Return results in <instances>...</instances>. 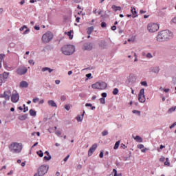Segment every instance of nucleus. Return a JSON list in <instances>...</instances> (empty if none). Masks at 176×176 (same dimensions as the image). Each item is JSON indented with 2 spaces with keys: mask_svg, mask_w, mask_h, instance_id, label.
I'll return each instance as SVG.
<instances>
[{
  "mask_svg": "<svg viewBox=\"0 0 176 176\" xmlns=\"http://www.w3.org/2000/svg\"><path fill=\"white\" fill-rule=\"evenodd\" d=\"M173 38V32L170 30H162L158 33L156 39L157 42H165Z\"/></svg>",
  "mask_w": 176,
  "mask_h": 176,
  "instance_id": "1",
  "label": "nucleus"
},
{
  "mask_svg": "<svg viewBox=\"0 0 176 176\" xmlns=\"http://www.w3.org/2000/svg\"><path fill=\"white\" fill-rule=\"evenodd\" d=\"M23 145L21 143L14 142L9 146V149L13 153H19L22 151Z\"/></svg>",
  "mask_w": 176,
  "mask_h": 176,
  "instance_id": "2",
  "label": "nucleus"
},
{
  "mask_svg": "<svg viewBox=\"0 0 176 176\" xmlns=\"http://www.w3.org/2000/svg\"><path fill=\"white\" fill-rule=\"evenodd\" d=\"M63 54L65 56L72 55L75 52V47L74 45H65L62 48Z\"/></svg>",
  "mask_w": 176,
  "mask_h": 176,
  "instance_id": "3",
  "label": "nucleus"
},
{
  "mask_svg": "<svg viewBox=\"0 0 176 176\" xmlns=\"http://www.w3.org/2000/svg\"><path fill=\"white\" fill-rule=\"evenodd\" d=\"M160 25L156 23H149L147 25V30L149 33L153 34L159 31Z\"/></svg>",
  "mask_w": 176,
  "mask_h": 176,
  "instance_id": "4",
  "label": "nucleus"
},
{
  "mask_svg": "<svg viewBox=\"0 0 176 176\" xmlns=\"http://www.w3.org/2000/svg\"><path fill=\"white\" fill-rule=\"evenodd\" d=\"M54 38V34L51 32H47L45 33L41 38L43 43L48 44Z\"/></svg>",
  "mask_w": 176,
  "mask_h": 176,
  "instance_id": "5",
  "label": "nucleus"
},
{
  "mask_svg": "<svg viewBox=\"0 0 176 176\" xmlns=\"http://www.w3.org/2000/svg\"><path fill=\"white\" fill-rule=\"evenodd\" d=\"M92 89L98 90H104L107 88V83L105 82H96L92 84Z\"/></svg>",
  "mask_w": 176,
  "mask_h": 176,
  "instance_id": "6",
  "label": "nucleus"
},
{
  "mask_svg": "<svg viewBox=\"0 0 176 176\" xmlns=\"http://www.w3.org/2000/svg\"><path fill=\"white\" fill-rule=\"evenodd\" d=\"M49 167L47 166H41L38 170V176H43L48 171Z\"/></svg>",
  "mask_w": 176,
  "mask_h": 176,
  "instance_id": "7",
  "label": "nucleus"
},
{
  "mask_svg": "<svg viewBox=\"0 0 176 176\" xmlns=\"http://www.w3.org/2000/svg\"><path fill=\"white\" fill-rule=\"evenodd\" d=\"M145 89H141L139 94H138V100L140 102L144 103L146 102V98H145Z\"/></svg>",
  "mask_w": 176,
  "mask_h": 176,
  "instance_id": "8",
  "label": "nucleus"
},
{
  "mask_svg": "<svg viewBox=\"0 0 176 176\" xmlns=\"http://www.w3.org/2000/svg\"><path fill=\"white\" fill-rule=\"evenodd\" d=\"M19 100V94L16 91H14L11 96V101L13 103H16Z\"/></svg>",
  "mask_w": 176,
  "mask_h": 176,
  "instance_id": "9",
  "label": "nucleus"
},
{
  "mask_svg": "<svg viewBox=\"0 0 176 176\" xmlns=\"http://www.w3.org/2000/svg\"><path fill=\"white\" fill-rule=\"evenodd\" d=\"M8 77L9 72H4L3 74H0V83L5 82Z\"/></svg>",
  "mask_w": 176,
  "mask_h": 176,
  "instance_id": "10",
  "label": "nucleus"
},
{
  "mask_svg": "<svg viewBox=\"0 0 176 176\" xmlns=\"http://www.w3.org/2000/svg\"><path fill=\"white\" fill-rule=\"evenodd\" d=\"M28 72V69L24 67H21L17 69L16 74L20 76L25 75Z\"/></svg>",
  "mask_w": 176,
  "mask_h": 176,
  "instance_id": "11",
  "label": "nucleus"
},
{
  "mask_svg": "<svg viewBox=\"0 0 176 176\" xmlns=\"http://www.w3.org/2000/svg\"><path fill=\"white\" fill-rule=\"evenodd\" d=\"M149 71L151 73L158 74L160 72V67L159 66L151 67Z\"/></svg>",
  "mask_w": 176,
  "mask_h": 176,
  "instance_id": "12",
  "label": "nucleus"
},
{
  "mask_svg": "<svg viewBox=\"0 0 176 176\" xmlns=\"http://www.w3.org/2000/svg\"><path fill=\"white\" fill-rule=\"evenodd\" d=\"M10 96H11V91L10 90H7L4 91L3 98L6 100H9Z\"/></svg>",
  "mask_w": 176,
  "mask_h": 176,
  "instance_id": "13",
  "label": "nucleus"
},
{
  "mask_svg": "<svg viewBox=\"0 0 176 176\" xmlns=\"http://www.w3.org/2000/svg\"><path fill=\"white\" fill-rule=\"evenodd\" d=\"M131 13L133 14V18L135 19V17H138V12H137V10L135 9V8H133L131 7Z\"/></svg>",
  "mask_w": 176,
  "mask_h": 176,
  "instance_id": "14",
  "label": "nucleus"
},
{
  "mask_svg": "<svg viewBox=\"0 0 176 176\" xmlns=\"http://www.w3.org/2000/svg\"><path fill=\"white\" fill-rule=\"evenodd\" d=\"M65 34H67L69 36V39L72 40L74 38V30H70L68 32H65Z\"/></svg>",
  "mask_w": 176,
  "mask_h": 176,
  "instance_id": "15",
  "label": "nucleus"
},
{
  "mask_svg": "<svg viewBox=\"0 0 176 176\" xmlns=\"http://www.w3.org/2000/svg\"><path fill=\"white\" fill-rule=\"evenodd\" d=\"M48 104L52 107H57L56 103L53 100H48Z\"/></svg>",
  "mask_w": 176,
  "mask_h": 176,
  "instance_id": "16",
  "label": "nucleus"
},
{
  "mask_svg": "<svg viewBox=\"0 0 176 176\" xmlns=\"http://www.w3.org/2000/svg\"><path fill=\"white\" fill-rule=\"evenodd\" d=\"M92 48H93V45L91 43L85 44V45H84V49L85 50L90 51L92 50Z\"/></svg>",
  "mask_w": 176,
  "mask_h": 176,
  "instance_id": "17",
  "label": "nucleus"
},
{
  "mask_svg": "<svg viewBox=\"0 0 176 176\" xmlns=\"http://www.w3.org/2000/svg\"><path fill=\"white\" fill-rule=\"evenodd\" d=\"M20 87L21 88H27L28 87V83L27 81L23 80L20 83Z\"/></svg>",
  "mask_w": 176,
  "mask_h": 176,
  "instance_id": "18",
  "label": "nucleus"
},
{
  "mask_svg": "<svg viewBox=\"0 0 176 176\" xmlns=\"http://www.w3.org/2000/svg\"><path fill=\"white\" fill-rule=\"evenodd\" d=\"M111 8L115 11H120L122 10V8L120 6H116V5L112 6Z\"/></svg>",
  "mask_w": 176,
  "mask_h": 176,
  "instance_id": "19",
  "label": "nucleus"
},
{
  "mask_svg": "<svg viewBox=\"0 0 176 176\" xmlns=\"http://www.w3.org/2000/svg\"><path fill=\"white\" fill-rule=\"evenodd\" d=\"M46 71H48L49 73H52V72L54 71V69H51V68H50V67H47L42 68V72H46Z\"/></svg>",
  "mask_w": 176,
  "mask_h": 176,
  "instance_id": "20",
  "label": "nucleus"
},
{
  "mask_svg": "<svg viewBox=\"0 0 176 176\" xmlns=\"http://www.w3.org/2000/svg\"><path fill=\"white\" fill-rule=\"evenodd\" d=\"M96 150L94 148H93L92 147H91L89 148V151H88V156H91L93 155V153H94Z\"/></svg>",
  "mask_w": 176,
  "mask_h": 176,
  "instance_id": "21",
  "label": "nucleus"
},
{
  "mask_svg": "<svg viewBox=\"0 0 176 176\" xmlns=\"http://www.w3.org/2000/svg\"><path fill=\"white\" fill-rule=\"evenodd\" d=\"M94 30V27L88 28V30L87 31V34H88V35H91V33L93 32Z\"/></svg>",
  "mask_w": 176,
  "mask_h": 176,
  "instance_id": "22",
  "label": "nucleus"
},
{
  "mask_svg": "<svg viewBox=\"0 0 176 176\" xmlns=\"http://www.w3.org/2000/svg\"><path fill=\"white\" fill-rule=\"evenodd\" d=\"M27 118H28L27 114H23V116H19V119L20 120H25L27 119Z\"/></svg>",
  "mask_w": 176,
  "mask_h": 176,
  "instance_id": "23",
  "label": "nucleus"
},
{
  "mask_svg": "<svg viewBox=\"0 0 176 176\" xmlns=\"http://www.w3.org/2000/svg\"><path fill=\"white\" fill-rule=\"evenodd\" d=\"M120 144V141L116 142L113 146V149L117 150L119 148Z\"/></svg>",
  "mask_w": 176,
  "mask_h": 176,
  "instance_id": "24",
  "label": "nucleus"
},
{
  "mask_svg": "<svg viewBox=\"0 0 176 176\" xmlns=\"http://www.w3.org/2000/svg\"><path fill=\"white\" fill-rule=\"evenodd\" d=\"M5 55L3 54H0V69L2 67V60L4 58Z\"/></svg>",
  "mask_w": 176,
  "mask_h": 176,
  "instance_id": "25",
  "label": "nucleus"
},
{
  "mask_svg": "<svg viewBox=\"0 0 176 176\" xmlns=\"http://www.w3.org/2000/svg\"><path fill=\"white\" fill-rule=\"evenodd\" d=\"M135 140L137 141V142H143V140L141 137L137 135L135 138Z\"/></svg>",
  "mask_w": 176,
  "mask_h": 176,
  "instance_id": "26",
  "label": "nucleus"
},
{
  "mask_svg": "<svg viewBox=\"0 0 176 176\" xmlns=\"http://www.w3.org/2000/svg\"><path fill=\"white\" fill-rule=\"evenodd\" d=\"M119 93V90L118 88H114L113 90V95L116 96Z\"/></svg>",
  "mask_w": 176,
  "mask_h": 176,
  "instance_id": "27",
  "label": "nucleus"
},
{
  "mask_svg": "<svg viewBox=\"0 0 176 176\" xmlns=\"http://www.w3.org/2000/svg\"><path fill=\"white\" fill-rule=\"evenodd\" d=\"M30 114L31 116H36V113L34 111V110L31 109L30 110Z\"/></svg>",
  "mask_w": 176,
  "mask_h": 176,
  "instance_id": "28",
  "label": "nucleus"
},
{
  "mask_svg": "<svg viewBox=\"0 0 176 176\" xmlns=\"http://www.w3.org/2000/svg\"><path fill=\"white\" fill-rule=\"evenodd\" d=\"M146 58H148V59H151V58H153V56L151 53H148L146 55Z\"/></svg>",
  "mask_w": 176,
  "mask_h": 176,
  "instance_id": "29",
  "label": "nucleus"
},
{
  "mask_svg": "<svg viewBox=\"0 0 176 176\" xmlns=\"http://www.w3.org/2000/svg\"><path fill=\"white\" fill-rule=\"evenodd\" d=\"M175 109H176V106H174L173 107H170V109L168 110V112L169 113L174 112L175 111Z\"/></svg>",
  "mask_w": 176,
  "mask_h": 176,
  "instance_id": "30",
  "label": "nucleus"
},
{
  "mask_svg": "<svg viewBox=\"0 0 176 176\" xmlns=\"http://www.w3.org/2000/svg\"><path fill=\"white\" fill-rule=\"evenodd\" d=\"M132 54H133L134 57H135V60H134V62H137L138 61V56H137V54L134 52H131Z\"/></svg>",
  "mask_w": 176,
  "mask_h": 176,
  "instance_id": "31",
  "label": "nucleus"
},
{
  "mask_svg": "<svg viewBox=\"0 0 176 176\" xmlns=\"http://www.w3.org/2000/svg\"><path fill=\"white\" fill-rule=\"evenodd\" d=\"M132 113H136V114H138V116H140V115H141L140 111H139L138 110H133V111H132Z\"/></svg>",
  "mask_w": 176,
  "mask_h": 176,
  "instance_id": "32",
  "label": "nucleus"
},
{
  "mask_svg": "<svg viewBox=\"0 0 176 176\" xmlns=\"http://www.w3.org/2000/svg\"><path fill=\"white\" fill-rule=\"evenodd\" d=\"M140 84L142 85V86H144V87H147L148 86V83L146 81H142L140 82Z\"/></svg>",
  "mask_w": 176,
  "mask_h": 176,
  "instance_id": "33",
  "label": "nucleus"
},
{
  "mask_svg": "<svg viewBox=\"0 0 176 176\" xmlns=\"http://www.w3.org/2000/svg\"><path fill=\"white\" fill-rule=\"evenodd\" d=\"M82 117H80V116H77V122H82Z\"/></svg>",
  "mask_w": 176,
  "mask_h": 176,
  "instance_id": "34",
  "label": "nucleus"
},
{
  "mask_svg": "<svg viewBox=\"0 0 176 176\" xmlns=\"http://www.w3.org/2000/svg\"><path fill=\"white\" fill-rule=\"evenodd\" d=\"M37 154L41 157H42L43 156V153L42 152V151H37Z\"/></svg>",
  "mask_w": 176,
  "mask_h": 176,
  "instance_id": "35",
  "label": "nucleus"
},
{
  "mask_svg": "<svg viewBox=\"0 0 176 176\" xmlns=\"http://www.w3.org/2000/svg\"><path fill=\"white\" fill-rule=\"evenodd\" d=\"M164 165L170 166V162H168V158H166V162H164Z\"/></svg>",
  "mask_w": 176,
  "mask_h": 176,
  "instance_id": "36",
  "label": "nucleus"
},
{
  "mask_svg": "<svg viewBox=\"0 0 176 176\" xmlns=\"http://www.w3.org/2000/svg\"><path fill=\"white\" fill-rule=\"evenodd\" d=\"M52 159V157H51V155H49V156H45L44 157V160H47V161H49V160H50Z\"/></svg>",
  "mask_w": 176,
  "mask_h": 176,
  "instance_id": "37",
  "label": "nucleus"
},
{
  "mask_svg": "<svg viewBox=\"0 0 176 176\" xmlns=\"http://www.w3.org/2000/svg\"><path fill=\"white\" fill-rule=\"evenodd\" d=\"M100 102L101 104H104L105 103V99L104 98H100Z\"/></svg>",
  "mask_w": 176,
  "mask_h": 176,
  "instance_id": "38",
  "label": "nucleus"
},
{
  "mask_svg": "<svg viewBox=\"0 0 176 176\" xmlns=\"http://www.w3.org/2000/svg\"><path fill=\"white\" fill-rule=\"evenodd\" d=\"M109 134L108 131H104L102 132V136H105V135H107Z\"/></svg>",
  "mask_w": 176,
  "mask_h": 176,
  "instance_id": "39",
  "label": "nucleus"
},
{
  "mask_svg": "<svg viewBox=\"0 0 176 176\" xmlns=\"http://www.w3.org/2000/svg\"><path fill=\"white\" fill-rule=\"evenodd\" d=\"M101 96L102 97V98H107V94L106 93V92H102V94H101Z\"/></svg>",
  "mask_w": 176,
  "mask_h": 176,
  "instance_id": "40",
  "label": "nucleus"
},
{
  "mask_svg": "<svg viewBox=\"0 0 176 176\" xmlns=\"http://www.w3.org/2000/svg\"><path fill=\"white\" fill-rule=\"evenodd\" d=\"M113 176H118V171L116 169L113 170Z\"/></svg>",
  "mask_w": 176,
  "mask_h": 176,
  "instance_id": "41",
  "label": "nucleus"
},
{
  "mask_svg": "<svg viewBox=\"0 0 176 176\" xmlns=\"http://www.w3.org/2000/svg\"><path fill=\"white\" fill-rule=\"evenodd\" d=\"M38 101H39V98H33V102L34 103H36Z\"/></svg>",
  "mask_w": 176,
  "mask_h": 176,
  "instance_id": "42",
  "label": "nucleus"
},
{
  "mask_svg": "<svg viewBox=\"0 0 176 176\" xmlns=\"http://www.w3.org/2000/svg\"><path fill=\"white\" fill-rule=\"evenodd\" d=\"M101 27L102 28H104V27H107V24L105 22H102L101 23Z\"/></svg>",
  "mask_w": 176,
  "mask_h": 176,
  "instance_id": "43",
  "label": "nucleus"
},
{
  "mask_svg": "<svg viewBox=\"0 0 176 176\" xmlns=\"http://www.w3.org/2000/svg\"><path fill=\"white\" fill-rule=\"evenodd\" d=\"M23 107H24V109H23V112L24 113H25L26 111H28V107H25V104H23Z\"/></svg>",
  "mask_w": 176,
  "mask_h": 176,
  "instance_id": "44",
  "label": "nucleus"
},
{
  "mask_svg": "<svg viewBox=\"0 0 176 176\" xmlns=\"http://www.w3.org/2000/svg\"><path fill=\"white\" fill-rule=\"evenodd\" d=\"M138 148L140 149H142L144 148V146L143 144H139L138 145Z\"/></svg>",
  "mask_w": 176,
  "mask_h": 176,
  "instance_id": "45",
  "label": "nucleus"
},
{
  "mask_svg": "<svg viewBox=\"0 0 176 176\" xmlns=\"http://www.w3.org/2000/svg\"><path fill=\"white\" fill-rule=\"evenodd\" d=\"M91 148L94 150H96L97 148H98V144H95L94 145H92Z\"/></svg>",
  "mask_w": 176,
  "mask_h": 176,
  "instance_id": "46",
  "label": "nucleus"
},
{
  "mask_svg": "<svg viewBox=\"0 0 176 176\" xmlns=\"http://www.w3.org/2000/svg\"><path fill=\"white\" fill-rule=\"evenodd\" d=\"M111 30L112 31H116V30H117V28H116V25H113V26H111Z\"/></svg>",
  "mask_w": 176,
  "mask_h": 176,
  "instance_id": "47",
  "label": "nucleus"
},
{
  "mask_svg": "<svg viewBox=\"0 0 176 176\" xmlns=\"http://www.w3.org/2000/svg\"><path fill=\"white\" fill-rule=\"evenodd\" d=\"M25 28H27V26L26 25H23L22 26L21 28H20V31H23V30H25Z\"/></svg>",
  "mask_w": 176,
  "mask_h": 176,
  "instance_id": "48",
  "label": "nucleus"
},
{
  "mask_svg": "<svg viewBox=\"0 0 176 176\" xmlns=\"http://www.w3.org/2000/svg\"><path fill=\"white\" fill-rule=\"evenodd\" d=\"M166 158L164 157H162L160 159V162H164L165 161Z\"/></svg>",
  "mask_w": 176,
  "mask_h": 176,
  "instance_id": "49",
  "label": "nucleus"
},
{
  "mask_svg": "<svg viewBox=\"0 0 176 176\" xmlns=\"http://www.w3.org/2000/svg\"><path fill=\"white\" fill-rule=\"evenodd\" d=\"M65 109L67 110V111H69V110L70 109V106H69V104H66V105H65Z\"/></svg>",
  "mask_w": 176,
  "mask_h": 176,
  "instance_id": "50",
  "label": "nucleus"
},
{
  "mask_svg": "<svg viewBox=\"0 0 176 176\" xmlns=\"http://www.w3.org/2000/svg\"><path fill=\"white\" fill-rule=\"evenodd\" d=\"M99 157H100V158H103V157H104V153H103V152H100V153Z\"/></svg>",
  "mask_w": 176,
  "mask_h": 176,
  "instance_id": "51",
  "label": "nucleus"
},
{
  "mask_svg": "<svg viewBox=\"0 0 176 176\" xmlns=\"http://www.w3.org/2000/svg\"><path fill=\"white\" fill-rule=\"evenodd\" d=\"M56 134L58 136H60L62 133H61V132H60V131H57L56 132Z\"/></svg>",
  "mask_w": 176,
  "mask_h": 176,
  "instance_id": "52",
  "label": "nucleus"
},
{
  "mask_svg": "<svg viewBox=\"0 0 176 176\" xmlns=\"http://www.w3.org/2000/svg\"><path fill=\"white\" fill-rule=\"evenodd\" d=\"M66 100V96H61V100L65 101Z\"/></svg>",
  "mask_w": 176,
  "mask_h": 176,
  "instance_id": "53",
  "label": "nucleus"
},
{
  "mask_svg": "<svg viewBox=\"0 0 176 176\" xmlns=\"http://www.w3.org/2000/svg\"><path fill=\"white\" fill-rule=\"evenodd\" d=\"M28 63L30 64V65H34V62L33 60H29Z\"/></svg>",
  "mask_w": 176,
  "mask_h": 176,
  "instance_id": "54",
  "label": "nucleus"
},
{
  "mask_svg": "<svg viewBox=\"0 0 176 176\" xmlns=\"http://www.w3.org/2000/svg\"><path fill=\"white\" fill-rule=\"evenodd\" d=\"M172 23H174L175 24H176V16L174 17L173 19H172Z\"/></svg>",
  "mask_w": 176,
  "mask_h": 176,
  "instance_id": "55",
  "label": "nucleus"
},
{
  "mask_svg": "<svg viewBox=\"0 0 176 176\" xmlns=\"http://www.w3.org/2000/svg\"><path fill=\"white\" fill-rule=\"evenodd\" d=\"M175 126H176V122H174L170 126V129H173L175 127Z\"/></svg>",
  "mask_w": 176,
  "mask_h": 176,
  "instance_id": "56",
  "label": "nucleus"
},
{
  "mask_svg": "<svg viewBox=\"0 0 176 176\" xmlns=\"http://www.w3.org/2000/svg\"><path fill=\"white\" fill-rule=\"evenodd\" d=\"M85 107H92V104L91 103H86L85 104Z\"/></svg>",
  "mask_w": 176,
  "mask_h": 176,
  "instance_id": "57",
  "label": "nucleus"
},
{
  "mask_svg": "<svg viewBox=\"0 0 176 176\" xmlns=\"http://www.w3.org/2000/svg\"><path fill=\"white\" fill-rule=\"evenodd\" d=\"M70 155H67L65 159H64V162H67L68 160V159L69 158Z\"/></svg>",
  "mask_w": 176,
  "mask_h": 176,
  "instance_id": "58",
  "label": "nucleus"
},
{
  "mask_svg": "<svg viewBox=\"0 0 176 176\" xmlns=\"http://www.w3.org/2000/svg\"><path fill=\"white\" fill-rule=\"evenodd\" d=\"M86 76L87 78H90L91 77V73L87 74Z\"/></svg>",
  "mask_w": 176,
  "mask_h": 176,
  "instance_id": "59",
  "label": "nucleus"
},
{
  "mask_svg": "<svg viewBox=\"0 0 176 176\" xmlns=\"http://www.w3.org/2000/svg\"><path fill=\"white\" fill-rule=\"evenodd\" d=\"M148 150V148H145L144 149L141 150V152L146 153Z\"/></svg>",
  "mask_w": 176,
  "mask_h": 176,
  "instance_id": "60",
  "label": "nucleus"
},
{
  "mask_svg": "<svg viewBox=\"0 0 176 176\" xmlns=\"http://www.w3.org/2000/svg\"><path fill=\"white\" fill-rule=\"evenodd\" d=\"M80 17L76 18V21L77 23H80Z\"/></svg>",
  "mask_w": 176,
  "mask_h": 176,
  "instance_id": "61",
  "label": "nucleus"
},
{
  "mask_svg": "<svg viewBox=\"0 0 176 176\" xmlns=\"http://www.w3.org/2000/svg\"><path fill=\"white\" fill-rule=\"evenodd\" d=\"M30 30L27 29L24 32L23 34H27L29 32Z\"/></svg>",
  "mask_w": 176,
  "mask_h": 176,
  "instance_id": "62",
  "label": "nucleus"
},
{
  "mask_svg": "<svg viewBox=\"0 0 176 176\" xmlns=\"http://www.w3.org/2000/svg\"><path fill=\"white\" fill-rule=\"evenodd\" d=\"M13 173V170L10 171L7 175H10Z\"/></svg>",
  "mask_w": 176,
  "mask_h": 176,
  "instance_id": "63",
  "label": "nucleus"
},
{
  "mask_svg": "<svg viewBox=\"0 0 176 176\" xmlns=\"http://www.w3.org/2000/svg\"><path fill=\"white\" fill-rule=\"evenodd\" d=\"M25 3V1L24 0H22L21 2H20V4L21 5H23Z\"/></svg>",
  "mask_w": 176,
  "mask_h": 176,
  "instance_id": "64",
  "label": "nucleus"
}]
</instances>
